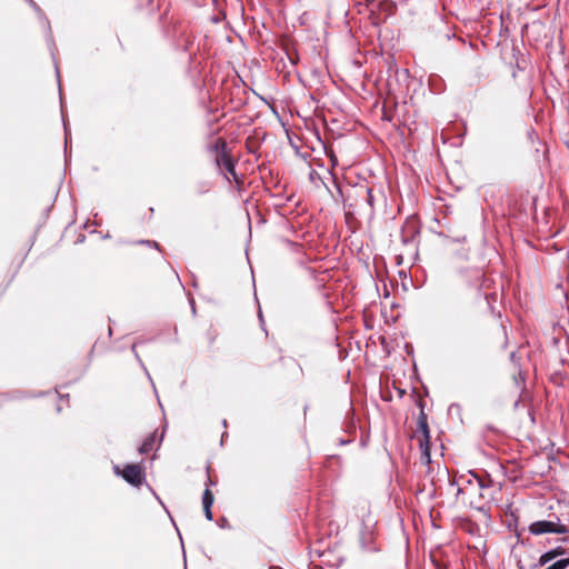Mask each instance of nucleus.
<instances>
[{"instance_id":"nucleus-1","label":"nucleus","mask_w":569,"mask_h":569,"mask_svg":"<svg viewBox=\"0 0 569 569\" xmlns=\"http://www.w3.org/2000/svg\"><path fill=\"white\" fill-rule=\"evenodd\" d=\"M377 520L369 511L361 516L360 546L365 551H376L373 546Z\"/></svg>"},{"instance_id":"nucleus-2","label":"nucleus","mask_w":569,"mask_h":569,"mask_svg":"<svg viewBox=\"0 0 569 569\" xmlns=\"http://www.w3.org/2000/svg\"><path fill=\"white\" fill-rule=\"evenodd\" d=\"M529 532L539 536L543 533H558L563 535L569 532V529L566 525L560 522L558 517H555V520H538L529 526Z\"/></svg>"},{"instance_id":"nucleus-3","label":"nucleus","mask_w":569,"mask_h":569,"mask_svg":"<svg viewBox=\"0 0 569 569\" xmlns=\"http://www.w3.org/2000/svg\"><path fill=\"white\" fill-rule=\"evenodd\" d=\"M121 476L128 483L134 487H139L144 480L142 468L137 463L126 466Z\"/></svg>"},{"instance_id":"nucleus-4","label":"nucleus","mask_w":569,"mask_h":569,"mask_svg":"<svg viewBox=\"0 0 569 569\" xmlns=\"http://www.w3.org/2000/svg\"><path fill=\"white\" fill-rule=\"evenodd\" d=\"M418 431L422 433V439L419 440L420 447L425 446L423 455L429 459L430 430L427 421V416L423 411H421L418 417Z\"/></svg>"},{"instance_id":"nucleus-5","label":"nucleus","mask_w":569,"mask_h":569,"mask_svg":"<svg viewBox=\"0 0 569 569\" xmlns=\"http://www.w3.org/2000/svg\"><path fill=\"white\" fill-rule=\"evenodd\" d=\"M471 476L475 479V487L479 491V498L480 499H492V493L490 492V489L493 487V481L487 477H480L476 473H471Z\"/></svg>"},{"instance_id":"nucleus-6","label":"nucleus","mask_w":569,"mask_h":569,"mask_svg":"<svg viewBox=\"0 0 569 569\" xmlns=\"http://www.w3.org/2000/svg\"><path fill=\"white\" fill-rule=\"evenodd\" d=\"M216 163L218 168H223L236 182H239L238 174L236 172V163L230 154H218L216 157Z\"/></svg>"},{"instance_id":"nucleus-7","label":"nucleus","mask_w":569,"mask_h":569,"mask_svg":"<svg viewBox=\"0 0 569 569\" xmlns=\"http://www.w3.org/2000/svg\"><path fill=\"white\" fill-rule=\"evenodd\" d=\"M565 553H566V550L562 547H557V548L550 549V550L546 551L545 553H542L539 557L538 561L532 567L533 568L545 567L547 563H549L553 559H556Z\"/></svg>"},{"instance_id":"nucleus-8","label":"nucleus","mask_w":569,"mask_h":569,"mask_svg":"<svg viewBox=\"0 0 569 569\" xmlns=\"http://www.w3.org/2000/svg\"><path fill=\"white\" fill-rule=\"evenodd\" d=\"M156 439H157V433L156 431L150 433L144 440L143 442L141 443V446L139 447V452L141 455H144V453H148L150 452L153 448H154V442H156Z\"/></svg>"},{"instance_id":"nucleus-9","label":"nucleus","mask_w":569,"mask_h":569,"mask_svg":"<svg viewBox=\"0 0 569 569\" xmlns=\"http://www.w3.org/2000/svg\"><path fill=\"white\" fill-rule=\"evenodd\" d=\"M210 150L216 153V157L218 154H229L227 150V142L222 138H218L213 144L210 146Z\"/></svg>"},{"instance_id":"nucleus-10","label":"nucleus","mask_w":569,"mask_h":569,"mask_svg":"<svg viewBox=\"0 0 569 569\" xmlns=\"http://www.w3.org/2000/svg\"><path fill=\"white\" fill-rule=\"evenodd\" d=\"M358 191H359V196H363L365 197L366 202L368 203V206L372 210L373 209V203H375V198H373V194H372V189L368 188L366 186H361L358 189Z\"/></svg>"},{"instance_id":"nucleus-11","label":"nucleus","mask_w":569,"mask_h":569,"mask_svg":"<svg viewBox=\"0 0 569 569\" xmlns=\"http://www.w3.org/2000/svg\"><path fill=\"white\" fill-rule=\"evenodd\" d=\"M213 501H214L213 493L209 489H206L202 495V507L203 508L212 507Z\"/></svg>"},{"instance_id":"nucleus-12","label":"nucleus","mask_w":569,"mask_h":569,"mask_svg":"<svg viewBox=\"0 0 569 569\" xmlns=\"http://www.w3.org/2000/svg\"><path fill=\"white\" fill-rule=\"evenodd\" d=\"M286 54H287L288 60L290 61V63H291L292 66H296V64L298 63V61H299V56H298V52H297V51H295V50H293V51H289V50H287V51H286Z\"/></svg>"},{"instance_id":"nucleus-13","label":"nucleus","mask_w":569,"mask_h":569,"mask_svg":"<svg viewBox=\"0 0 569 569\" xmlns=\"http://www.w3.org/2000/svg\"><path fill=\"white\" fill-rule=\"evenodd\" d=\"M203 511H204V516L206 518L211 521L212 520V511H211V507H204L203 508Z\"/></svg>"},{"instance_id":"nucleus-14","label":"nucleus","mask_w":569,"mask_h":569,"mask_svg":"<svg viewBox=\"0 0 569 569\" xmlns=\"http://www.w3.org/2000/svg\"><path fill=\"white\" fill-rule=\"evenodd\" d=\"M140 243H146V244H149V246H153L156 249L160 250L159 243L156 242V241L142 240V241H140Z\"/></svg>"},{"instance_id":"nucleus-15","label":"nucleus","mask_w":569,"mask_h":569,"mask_svg":"<svg viewBox=\"0 0 569 569\" xmlns=\"http://www.w3.org/2000/svg\"><path fill=\"white\" fill-rule=\"evenodd\" d=\"M63 127H64V132H66L64 148L67 149L68 148V129H67V123L64 120H63Z\"/></svg>"},{"instance_id":"nucleus-16","label":"nucleus","mask_w":569,"mask_h":569,"mask_svg":"<svg viewBox=\"0 0 569 569\" xmlns=\"http://www.w3.org/2000/svg\"><path fill=\"white\" fill-rule=\"evenodd\" d=\"M510 359H511V361H512V362H516V360H517V353H516V352H511V353H510Z\"/></svg>"},{"instance_id":"nucleus-17","label":"nucleus","mask_w":569,"mask_h":569,"mask_svg":"<svg viewBox=\"0 0 569 569\" xmlns=\"http://www.w3.org/2000/svg\"><path fill=\"white\" fill-rule=\"evenodd\" d=\"M191 310L193 313H196V306L193 300H191Z\"/></svg>"},{"instance_id":"nucleus-18","label":"nucleus","mask_w":569,"mask_h":569,"mask_svg":"<svg viewBox=\"0 0 569 569\" xmlns=\"http://www.w3.org/2000/svg\"><path fill=\"white\" fill-rule=\"evenodd\" d=\"M562 541H563V542H569V538H568V537H565V538H562Z\"/></svg>"},{"instance_id":"nucleus-19","label":"nucleus","mask_w":569,"mask_h":569,"mask_svg":"<svg viewBox=\"0 0 569 569\" xmlns=\"http://www.w3.org/2000/svg\"><path fill=\"white\" fill-rule=\"evenodd\" d=\"M114 470H116V473H119V467L118 466L114 467Z\"/></svg>"},{"instance_id":"nucleus-20","label":"nucleus","mask_w":569,"mask_h":569,"mask_svg":"<svg viewBox=\"0 0 569 569\" xmlns=\"http://www.w3.org/2000/svg\"><path fill=\"white\" fill-rule=\"evenodd\" d=\"M470 487H473V482L471 480L468 481Z\"/></svg>"},{"instance_id":"nucleus-21","label":"nucleus","mask_w":569,"mask_h":569,"mask_svg":"<svg viewBox=\"0 0 569 569\" xmlns=\"http://www.w3.org/2000/svg\"><path fill=\"white\" fill-rule=\"evenodd\" d=\"M461 492H463V489H462V488H459V489H458V493H461Z\"/></svg>"},{"instance_id":"nucleus-22","label":"nucleus","mask_w":569,"mask_h":569,"mask_svg":"<svg viewBox=\"0 0 569 569\" xmlns=\"http://www.w3.org/2000/svg\"><path fill=\"white\" fill-rule=\"evenodd\" d=\"M29 2H31V4H32L33 7H36V4H34V2H33L32 0H29Z\"/></svg>"}]
</instances>
